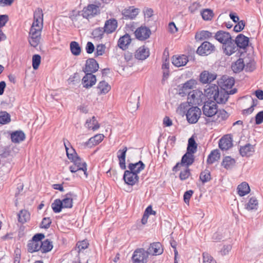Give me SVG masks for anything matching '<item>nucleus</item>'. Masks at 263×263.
Segmentation results:
<instances>
[{"label":"nucleus","mask_w":263,"mask_h":263,"mask_svg":"<svg viewBox=\"0 0 263 263\" xmlns=\"http://www.w3.org/2000/svg\"><path fill=\"white\" fill-rule=\"evenodd\" d=\"M203 263H216V260L208 253L204 252L202 254Z\"/></svg>","instance_id":"56"},{"label":"nucleus","mask_w":263,"mask_h":263,"mask_svg":"<svg viewBox=\"0 0 263 263\" xmlns=\"http://www.w3.org/2000/svg\"><path fill=\"white\" fill-rule=\"evenodd\" d=\"M96 81L95 75L86 72L85 76L82 79V84L84 87L89 88L96 84Z\"/></svg>","instance_id":"20"},{"label":"nucleus","mask_w":263,"mask_h":263,"mask_svg":"<svg viewBox=\"0 0 263 263\" xmlns=\"http://www.w3.org/2000/svg\"><path fill=\"white\" fill-rule=\"evenodd\" d=\"M139 12V9L134 8L133 7H129L123 10L122 14L125 19L133 20L136 17Z\"/></svg>","instance_id":"21"},{"label":"nucleus","mask_w":263,"mask_h":263,"mask_svg":"<svg viewBox=\"0 0 263 263\" xmlns=\"http://www.w3.org/2000/svg\"><path fill=\"white\" fill-rule=\"evenodd\" d=\"M235 163L236 160L235 159L231 158L230 156H226L223 159L221 165L227 170H230L234 167Z\"/></svg>","instance_id":"37"},{"label":"nucleus","mask_w":263,"mask_h":263,"mask_svg":"<svg viewBox=\"0 0 263 263\" xmlns=\"http://www.w3.org/2000/svg\"><path fill=\"white\" fill-rule=\"evenodd\" d=\"M239 151L242 157H249L252 155L255 151L254 145L248 143L240 146Z\"/></svg>","instance_id":"25"},{"label":"nucleus","mask_w":263,"mask_h":263,"mask_svg":"<svg viewBox=\"0 0 263 263\" xmlns=\"http://www.w3.org/2000/svg\"><path fill=\"white\" fill-rule=\"evenodd\" d=\"M202 18L205 21L211 20L213 17V12L212 10L206 9L201 12Z\"/></svg>","instance_id":"53"},{"label":"nucleus","mask_w":263,"mask_h":263,"mask_svg":"<svg viewBox=\"0 0 263 263\" xmlns=\"http://www.w3.org/2000/svg\"><path fill=\"white\" fill-rule=\"evenodd\" d=\"M41 57L39 54H34L32 57V67L34 70L38 69L41 63Z\"/></svg>","instance_id":"55"},{"label":"nucleus","mask_w":263,"mask_h":263,"mask_svg":"<svg viewBox=\"0 0 263 263\" xmlns=\"http://www.w3.org/2000/svg\"><path fill=\"white\" fill-rule=\"evenodd\" d=\"M204 98V95L202 92L198 89H195L189 93L188 100L190 103L194 104L199 105L202 102Z\"/></svg>","instance_id":"11"},{"label":"nucleus","mask_w":263,"mask_h":263,"mask_svg":"<svg viewBox=\"0 0 263 263\" xmlns=\"http://www.w3.org/2000/svg\"><path fill=\"white\" fill-rule=\"evenodd\" d=\"M229 116V114L224 109L217 110L216 114L215 115V118L212 119L210 121L220 122L226 120L228 118Z\"/></svg>","instance_id":"36"},{"label":"nucleus","mask_w":263,"mask_h":263,"mask_svg":"<svg viewBox=\"0 0 263 263\" xmlns=\"http://www.w3.org/2000/svg\"><path fill=\"white\" fill-rule=\"evenodd\" d=\"M127 150V147L124 146L123 149H120L118 152L117 157L119 159L120 167L122 170L126 168L125 158Z\"/></svg>","instance_id":"30"},{"label":"nucleus","mask_w":263,"mask_h":263,"mask_svg":"<svg viewBox=\"0 0 263 263\" xmlns=\"http://www.w3.org/2000/svg\"><path fill=\"white\" fill-rule=\"evenodd\" d=\"M234 41L238 49H245L248 46L249 39L242 34H239L236 36Z\"/></svg>","instance_id":"22"},{"label":"nucleus","mask_w":263,"mask_h":263,"mask_svg":"<svg viewBox=\"0 0 263 263\" xmlns=\"http://www.w3.org/2000/svg\"><path fill=\"white\" fill-rule=\"evenodd\" d=\"M212 36V33L209 31L202 30L195 35V39L197 40L202 41L209 39Z\"/></svg>","instance_id":"47"},{"label":"nucleus","mask_w":263,"mask_h":263,"mask_svg":"<svg viewBox=\"0 0 263 263\" xmlns=\"http://www.w3.org/2000/svg\"><path fill=\"white\" fill-rule=\"evenodd\" d=\"M52 209L54 213H60L63 208H64L61 200L59 199H55L51 204Z\"/></svg>","instance_id":"50"},{"label":"nucleus","mask_w":263,"mask_h":263,"mask_svg":"<svg viewBox=\"0 0 263 263\" xmlns=\"http://www.w3.org/2000/svg\"><path fill=\"white\" fill-rule=\"evenodd\" d=\"M232 145V138L228 136L223 137L219 142V147L222 150H228Z\"/></svg>","instance_id":"29"},{"label":"nucleus","mask_w":263,"mask_h":263,"mask_svg":"<svg viewBox=\"0 0 263 263\" xmlns=\"http://www.w3.org/2000/svg\"><path fill=\"white\" fill-rule=\"evenodd\" d=\"M140 97L132 95L128 99L127 106L132 111L136 110L139 107Z\"/></svg>","instance_id":"33"},{"label":"nucleus","mask_w":263,"mask_h":263,"mask_svg":"<svg viewBox=\"0 0 263 263\" xmlns=\"http://www.w3.org/2000/svg\"><path fill=\"white\" fill-rule=\"evenodd\" d=\"M104 137L103 134H97L90 138L87 142L84 143L83 145L85 147H92L99 144L103 140Z\"/></svg>","instance_id":"23"},{"label":"nucleus","mask_w":263,"mask_h":263,"mask_svg":"<svg viewBox=\"0 0 263 263\" xmlns=\"http://www.w3.org/2000/svg\"><path fill=\"white\" fill-rule=\"evenodd\" d=\"M234 79L228 76H223L218 81V84L222 89L220 91H226L227 92L230 91L228 90V89H231L234 85Z\"/></svg>","instance_id":"8"},{"label":"nucleus","mask_w":263,"mask_h":263,"mask_svg":"<svg viewBox=\"0 0 263 263\" xmlns=\"http://www.w3.org/2000/svg\"><path fill=\"white\" fill-rule=\"evenodd\" d=\"M110 86L105 81L99 82L97 86L99 95L106 94L110 90Z\"/></svg>","instance_id":"38"},{"label":"nucleus","mask_w":263,"mask_h":263,"mask_svg":"<svg viewBox=\"0 0 263 263\" xmlns=\"http://www.w3.org/2000/svg\"><path fill=\"white\" fill-rule=\"evenodd\" d=\"M245 68L246 71H252L255 68L254 62L253 61H250L249 62L245 64Z\"/></svg>","instance_id":"64"},{"label":"nucleus","mask_w":263,"mask_h":263,"mask_svg":"<svg viewBox=\"0 0 263 263\" xmlns=\"http://www.w3.org/2000/svg\"><path fill=\"white\" fill-rule=\"evenodd\" d=\"M217 110L216 102L212 100L205 102L202 107L203 114L207 117L211 118V120L215 118Z\"/></svg>","instance_id":"3"},{"label":"nucleus","mask_w":263,"mask_h":263,"mask_svg":"<svg viewBox=\"0 0 263 263\" xmlns=\"http://www.w3.org/2000/svg\"><path fill=\"white\" fill-rule=\"evenodd\" d=\"M189 59L187 56L182 54L181 55H174L172 58V63L176 67H181L186 64Z\"/></svg>","instance_id":"27"},{"label":"nucleus","mask_w":263,"mask_h":263,"mask_svg":"<svg viewBox=\"0 0 263 263\" xmlns=\"http://www.w3.org/2000/svg\"><path fill=\"white\" fill-rule=\"evenodd\" d=\"M51 223V220L49 217H45L43 219L41 227L45 229H48Z\"/></svg>","instance_id":"59"},{"label":"nucleus","mask_w":263,"mask_h":263,"mask_svg":"<svg viewBox=\"0 0 263 263\" xmlns=\"http://www.w3.org/2000/svg\"><path fill=\"white\" fill-rule=\"evenodd\" d=\"M104 33H105V31L103 27H98L93 30L92 35L95 39L100 40L103 38Z\"/></svg>","instance_id":"51"},{"label":"nucleus","mask_w":263,"mask_h":263,"mask_svg":"<svg viewBox=\"0 0 263 263\" xmlns=\"http://www.w3.org/2000/svg\"><path fill=\"white\" fill-rule=\"evenodd\" d=\"M255 123L257 125L261 124L263 122V110L258 112L255 116Z\"/></svg>","instance_id":"62"},{"label":"nucleus","mask_w":263,"mask_h":263,"mask_svg":"<svg viewBox=\"0 0 263 263\" xmlns=\"http://www.w3.org/2000/svg\"><path fill=\"white\" fill-rule=\"evenodd\" d=\"M151 34V30L146 26H141L135 31V34L137 39L144 41L149 38Z\"/></svg>","instance_id":"14"},{"label":"nucleus","mask_w":263,"mask_h":263,"mask_svg":"<svg viewBox=\"0 0 263 263\" xmlns=\"http://www.w3.org/2000/svg\"><path fill=\"white\" fill-rule=\"evenodd\" d=\"M220 157V154L218 149H214L212 151L208 156L207 159V163L209 164H212L215 161L219 159Z\"/></svg>","instance_id":"41"},{"label":"nucleus","mask_w":263,"mask_h":263,"mask_svg":"<svg viewBox=\"0 0 263 263\" xmlns=\"http://www.w3.org/2000/svg\"><path fill=\"white\" fill-rule=\"evenodd\" d=\"M217 78V74L207 70L203 71L200 74L199 81L202 84H209L214 81Z\"/></svg>","instance_id":"17"},{"label":"nucleus","mask_w":263,"mask_h":263,"mask_svg":"<svg viewBox=\"0 0 263 263\" xmlns=\"http://www.w3.org/2000/svg\"><path fill=\"white\" fill-rule=\"evenodd\" d=\"M196 84V81L193 79H191L186 81L185 83L180 85L178 87V93L182 97L186 95L189 96V93L192 91L194 86Z\"/></svg>","instance_id":"10"},{"label":"nucleus","mask_w":263,"mask_h":263,"mask_svg":"<svg viewBox=\"0 0 263 263\" xmlns=\"http://www.w3.org/2000/svg\"><path fill=\"white\" fill-rule=\"evenodd\" d=\"M117 27V21L115 18H110L105 21L103 28L106 33L110 34L115 31Z\"/></svg>","instance_id":"19"},{"label":"nucleus","mask_w":263,"mask_h":263,"mask_svg":"<svg viewBox=\"0 0 263 263\" xmlns=\"http://www.w3.org/2000/svg\"><path fill=\"white\" fill-rule=\"evenodd\" d=\"M41 31H39L37 29H30L28 41L31 46L36 47L39 44L41 39Z\"/></svg>","instance_id":"12"},{"label":"nucleus","mask_w":263,"mask_h":263,"mask_svg":"<svg viewBox=\"0 0 263 263\" xmlns=\"http://www.w3.org/2000/svg\"><path fill=\"white\" fill-rule=\"evenodd\" d=\"M200 179L203 183L209 181L211 179L210 171L207 170L202 171L200 174Z\"/></svg>","instance_id":"54"},{"label":"nucleus","mask_w":263,"mask_h":263,"mask_svg":"<svg viewBox=\"0 0 263 263\" xmlns=\"http://www.w3.org/2000/svg\"><path fill=\"white\" fill-rule=\"evenodd\" d=\"M193 194V191L192 190H189L186 191L183 195L184 201L185 203H189L190 199Z\"/></svg>","instance_id":"63"},{"label":"nucleus","mask_w":263,"mask_h":263,"mask_svg":"<svg viewBox=\"0 0 263 263\" xmlns=\"http://www.w3.org/2000/svg\"><path fill=\"white\" fill-rule=\"evenodd\" d=\"M70 50L74 55H79L81 53V48L78 42L72 41L70 44Z\"/></svg>","instance_id":"48"},{"label":"nucleus","mask_w":263,"mask_h":263,"mask_svg":"<svg viewBox=\"0 0 263 263\" xmlns=\"http://www.w3.org/2000/svg\"><path fill=\"white\" fill-rule=\"evenodd\" d=\"M43 14L41 9L37 8L34 12V21L30 29H37L42 31L43 28Z\"/></svg>","instance_id":"7"},{"label":"nucleus","mask_w":263,"mask_h":263,"mask_svg":"<svg viewBox=\"0 0 263 263\" xmlns=\"http://www.w3.org/2000/svg\"><path fill=\"white\" fill-rule=\"evenodd\" d=\"M237 190L238 194L241 197L247 195L250 191L249 184L246 182H243L238 185Z\"/></svg>","instance_id":"39"},{"label":"nucleus","mask_w":263,"mask_h":263,"mask_svg":"<svg viewBox=\"0 0 263 263\" xmlns=\"http://www.w3.org/2000/svg\"><path fill=\"white\" fill-rule=\"evenodd\" d=\"M11 141L14 143H19L25 139V135L22 131H15L11 134Z\"/></svg>","instance_id":"40"},{"label":"nucleus","mask_w":263,"mask_h":263,"mask_svg":"<svg viewBox=\"0 0 263 263\" xmlns=\"http://www.w3.org/2000/svg\"><path fill=\"white\" fill-rule=\"evenodd\" d=\"M245 26V22L243 20H241L238 22L237 24H236L234 27V31L238 32L241 31L244 29Z\"/></svg>","instance_id":"60"},{"label":"nucleus","mask_w":263,"mask_h":263,"mask_svg":"<svg viewBox=\"0 0 263 263\" xmlns=\"http://www.w3.org/2000/svg\"><path fill=\"white\" fill-rule=\"evenodd\" d=\"M148 255L147 251L143 249H138L134 251L132 259L134 263H146Z\"/></svg>","instance_id":"9"},{"label":"nucleus","mask_w":263,"mask_h":263,"mask_svg":"<svg viewBox=\"0 0 263 263\" xmlns=\"http://www.w3.org/2000/svg\"><path fill=\"white\" fill-rule=\"evenodd\" d=\"M145 164L142 161H139L135 163H130L128 165L129 170L134 172V173L138 174L145 168Z\"/></svg>","instance_id":"34"},{"label":"nucleus","mask_w":263,"mask_h":263,"mask_svg":"<svg viewBox=\"0 0 263 263\" xmlns=\"http://www.w3.org/2000/svg\"><path fill=\"white\" fill-rule=\"evenodd\" d=\"M201 115V109L197 106L190 107L186 114L187 121L191 124L196 123Z\"/></svg>","instance_id":"5"},{"label":"nucleus","mask_w":263,"mask_h":263,"mask_svg":"<svg viewBox=\"0 0 263 263\" xmlns=\"http://www.w3.org/2000/svg\"><path fill=\"white\" fill-rule=\"evenodd\" d=\"M105 48L106 47L104 44H101L97 45L96 48V51L95 52V56L98 57L102 55L105 52Z\"/></svg>","instance_id":"58"},{"label":"nucleus","mask_w":263,"mask_h":263,"mask_svg":"<svg viewBox=\"0 0 263 263\" xmlns=\"http://www.w3.org/2000/svg\"><path fill=\"white\" fill-rule=\"evenodd\" d=\"M40 246L41 243L35 241H33L31 239L29 241L27 245L28 251L30 253L41 251Z\"/></svg>","instance_id":"43"},{"label":"nucleus","mask_w":263,"mask_h":263,"mask_svg":"<svg viewBox=\"0 0 263 263\" xmlns=\"http://www.w3.org/2000/svg\"><path fill=\"white\" fill-rule=\"evenodd\" d=\"M222 49L224 53L229 56L238 50L234 40H233L232 38L222 45Z\"/></svg>","instance_id":"13"},{"label":"nucleus","mask_w":263,"mask_h":263,"mask_svg":"<svg viewBox=\"0 0 263 263\" xmlns=\"http://www.w3.org/2000/svg\"><path fill=\"white\" fill-rule=\"evenodd\" d=\"M100 11L99 6L89 4L83 8L81 15L84 18L88 19L99 14Z\"/></svg>","instance_id":"6"},{"label":"nucleus","mask_w":263,"mask_h":263,"mask_svg":"<svg viewBox=\"0 0 263 263\" xmlns=\"http://www.w3.org/2000/svg\"><path fill=\"white\" fill-rule=\"evenodd\" d=\"M18 220L22 223H24L30 219V214L26 210H21L17 214Z\"/></svg>","instance_id":"45"},{"label":"nucleus","mask_w":263,"mask_h":263,"mask_svg":"<svg viewBox=\"0 0 263 263\" xmlns=\"http://www.w3.org/2000/svg\"><path fill=\"white\" fill-rule=\"evenodd\" d=\"M85 126L89 129L96 131L100 128V124L97 120L96 118L93 116L91 119H87L86 121Z\"/></svg>","instance_id":"35"},{"label":"nucleus","mask_w":263,"mask_h":263,"mask_svg":"<svg viewBox=\"0 0 263 263\" xmlns=\"http://www.w3.org/2000/svg\"><path fill=\"white\" fill-rule=\"evenodd\" d=\"M146 251L148 255H157L162 253L163 249L160 242H154L151 244Z\"/></svg>","instance_id":"26"},{"label":"nucleus","mask_w":263,"mask_h":263,"mask_svg":"<svg viewBox=\"0 0 263 263\" xmlns=\"http://www.w3.org/2000/svg\"><path fill=\"white\" fill-rule=\"evenodd\" d=\"M245 64L242 59L239 58L232 65V69L235 73L239 72L245 68Z\"/></svg>","instance_id":"42"},{"label":"nucleus","mask_w":263,"mask_h":263,"mask_svg":"<svg viewBox=\"0 0 263 263\" xmlns=\"http://www.w3.org/2000/svg\"><path fill=\"white\" fill-rule=\"evenodd\" d=\"M258 201L256 198H250L248 202L246 204L245 208L248 211L256 210L258 208Z\"/></svg>","instance_id":"44"},{"label":"nucleus","mask_w":263,"mask_h":263,"mask_svg":"<svg viewBox=\"0 0 263 263\" xmlns=\"http://www.w3.org/2000/svg\"><path fill=\"white\" fill-rule=\"evenodd\" d=\"M191 175L190 170L187 167L183 171H182L179 175V178L181 180H184L187 179Z\"/></svg>","instance_id":"57"},{"label":"nucleus","mask_w":263,"mask_h":263,"mask_svg":"<svg viewBox=\"0 0 263 263\" xmlns=\"http://www.w3.org/2000/svg\"><path fill=\"white\" fill-rule=\"evenodd\" d=\"M215 49V46L209 42H204L197 49V52L200 55H208Z\"/></svg>","instance_id":"18"},{"label":"nucleus","mask_w":263,"mask_h":263,"mask_svg":"<svg viewBox=\"0 0 263 263\" xmlns=\"http://www.w3.org/2000/svg\"><path fill=\"white\" fill-rule=\"evenodd\" d=\"M89 245V243L87 240H83L81 241H79L77 243V246L79 249V252L86 249Z\"/></svg>","instance_id":"61"},{"label":"nucleus","mask_w":263,"mask_h":263,"mask_svg":"<svg viewBox=\"0 0 263 263\" xmlns=\"http://www.w3.org/2000/svg\"><path fill=\"white\" fill-rule=\"evenodd\" d=\"M10 121V115L7 112H0V124H6L9 123Z\"/></svg>","instance_id":"52"},{"label":"nucleus","mask_w":263,"mask_h":263,"mask_svg":"<svg viewBox=\"0 0 263 263\" xmlns=\"http://www.w3.org/2000/svg\"><path fill=\"white\" fill-rule=\"evenodd\" d=\"M99 64L96 60L93 58L88 59L86 62L85 67L83 70L85 73H92L96 72L99 69Z\"/></svg>","instance_id":"16"},{"label":"nucleus","mask_w":263,"mask_h":263,"mask_svg":"<svg viewBox=\"0 0 263 263\" xmlns=\"http://www.w3.org/2000/svg\"><path fill=\"white\" fill-rule=\"evenodd\" d=\"M63 140L67 157L69 160H71V161L73 162V164L77 165V167L79 168L82 167V168H81V171H83L84 174L86 175V176H87V165L86 162H84L82 159L79 156H78L74 149H71L73 153H69L68 146L70 145V143L66 139H64Z\"/></svg>","instance_id":"2"},{"label":"nucleus","mask_w":263,"mask_h":263,"mask_svg":"<svg viewBox=\"0 0 263 263\" xmlns=\"http://www.w3.org/2000/svg\"><path fill=\"white\" fill-rule=\"evenodd\" d=\"M53 248L52 242L48 239H46L41 243V251L42 253H46L49 252Z\"/></svg>","instance_id":"46"},{"label":"nucleus","mask_w":263,"mask_h":263,"mask_svg":"<svg viewBox=\"0 0 263 263\" xmlns=\"http://www.w3.org/2000/svg\"><path fill=\"white\" fill-rule=\"evenodd\" d=\"M191 153L186 152L182 157L180 162H178L173 167V171L176 172L179 170L181 166L184 165L187 167L192 165L194 162V156Z\"/></svg>","instance_id":"4"},{"label":"nucleus","mask_w":263,"mask_h":263,"mask_svg":"<svg viewBox=\"0 0 263 263\" xmlns=\"http://www.w3.org/2000/svg\"><path fill=\"white\" fill-rule=\"evenodd\" d=\"M131 39L130 35L126 33L123 36L120 37L118 42L119 47L123 50L127 48L128 45L130 43Z\"/></svg>","instance_id":"31"},{"label":"nucleus","mask_w":263,"mask_h":263,"mask_svg":"<svg viewBox=\"0 0 263 263\" xmlns=\"http://www.w3.org/2000/svg\"><path fill=\"white\" fill-rule=\"evenodd\" d=\"M76 197L73 193L69 192L64 196V198L61 200L64 208H71L73 206V198Z\"/></svg>","instance_id":"28"},{"label":"nucleus","mask_w":263,"mask_h":263,"mask_svg":"<svg viewBox=\"0 0 263 263\" xmlns=\"http://www.w3.org/2000/svg\"><path fill=\"white\" fill-rule=\"evenodd\" d=\"M139 176L138 174L130 170L124 172L123 179L126 183L130 185H134L138 182Z\"/></svg>","instance_id":"15"},{"label":"nucleus","mask_w":263,"mask_h":263,"mask_svg":"<svg viewBox=\"0 0 263 263\" xmlns=\"http://www.w3.org/2000/svg\"><path fill=\"white\" fill-rule=\"evenodd\" d=\"M149 56V51L144 46L139 47L135 52V57L140 60H144Z\"/></svg>","instance_id":"32"},{"label":"nucleus","mask_w":263,"mask_h":263,"mask_svg":"<svg viewBox=\"0 0 263 263\" xmlns=\"http://www.w3.org/2000/svg\"><path fill=\"white\" fill-rule=\"evenodd\" d=\"M197 144L193 138H190L188 141L187 152L194 154L197 151Z\"/></svg>","instance_id":"49"},{"label":"nucleus","mask_w":263,"mask_h":263,"mask_svg":"<svg viewBox=\"0 0 263 263\" xmlns=\"http://www.w3.org/2000/svg\"><path fill=\"white\" fill-rule=\"evenodd\" d=\"M214 37L222 45L232 39V36L229 32L222 30L217 31L215 33Z\"/></svg>","instance_id":"24"},{"label":"nucleus","mask_w":263,"mask_h":263,"mask_svg":"<svg viewBox=\"0 0 263 263\" xmlns=\"http://www.w3.org/2000/svg\"><path fill=\"white\" fill-rule=\"evenodd\" d=\"M236 92V88H233L229 92L219 91L218 86L213 85L205 89L203 95L204 98L206 97L209 99H213L217 103L223 104L227 101L229 95H233Z\"/></svg>","instance_id":"1"}]
</instances>
